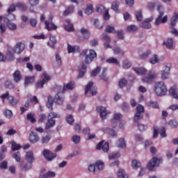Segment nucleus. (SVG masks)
<instances>
[{"instance_id":"f257e3e1","label":"nucleus","mask_w":178,"mask_h":178,"mask_svg":"<svg viewBox=\"0 0 178 178\" xmlns=\"http://www.w3.org/2000/svg\"><path fill=\"white\" fill-rule=\"evenodd\" d=\"M73 87H74V82L70 81L66 85H64L63 88V92H58L57 95L55 96L54 99L52 98L51 96L48 97V102L47 104V106L51 111L54 110V102L58 104V105H62L63 104V101H65V96L63 95V92L66 91V90H73Z\"/></svg>"},{"instance_id":"f03ea898","label":"nucleus","mask_w":178,"mask_h":178,"mask_svg":"<svg viewBox=\"0 0 178 178\" xmlns=\"http://www.w3.org/2000/svg\"><path fill=\"white\" fill-rule=\"evenodd\" d=\"M88 50L84 49L80 54V56H86L84 63H82V65L81 67H79V75L77 79H81L86 74V72H87V65H90L92 60H94L95 58L97 57V52L95 50L90 49L89 51V54H87Z\"/></svg>"},{"instance_id":"7ed1b4c3","label":"nucleus","mask_w":178,"mask_h":178,"mask_svg":"<svg viewBox=\"0 0 178 178\" xmlns=\"http://www.w3.org/2000/svg\"><path fill=\"white\" fill-rule=\"evenodd\" d=\"M24 43L18 42L13 48H9L6 54L8 60H13L15 59V54H22L24 51Z\"/></svg>"},{"instance_id":"20e7f679","label":"nucleus","mask_w":178,"mask_h":178,"mask_svg":"<svg viewBox=\"0 0 178 178\" xmlns=\"http://www.w3.org/2000/svg\"><path fill=\"white\" fill-rule=\"evenodd\" d=\"M154 91L156 95L162 97L163 95H166V92H168V88H166L165 83L156 82L154 86Z\"/></svg>"},{"instance_id":"39448f33","label":"nucleus","mask_w":178,"mask_h":178,"mask_svg":"<svg viewBox=\"0 0 178 178\" xmlns=\"http://www.w3.org/2000/svg\"><path fill=\"white\" fill-rule=\"evenodd\" d=\"M144 112H145L144 106L140 104L136 106V113H135L134 117V121L136 123H138L140 120L143 119L144 115H143V113H144Z\"/></svg>"},{"instance_id":"423d86ee","label":"nucleus","mask_w":178,"mask_h":178,"mask_svg":"<svg viewBox=\"0 0 178 178\" xmlns=\"http://www.w3.org/2000/svg\"><path fill=\"white\" fill-rule=\"evenodd\" d=\"M162 162V159H158V157L154 156L148 163L147 168L149 170L152 171L154 169H155V168H158V166H159Z\"/></svg>"},{"instance_id":"0eeeda50","label":"nucleus","mask_w":178,"mask_h":178,"mask_svg":"<svg viewBox=\"0 0 178 178\" xmlns=\"http://www.w3.org/2000/svg\"><path fill=\"white\" fill-rule=\"evenodd\" d=\"M159 15L155 19V25L159 26V24H165L168 22V15H165V12L163 10H160L159 8H158Z\"/></svg>"},{"instance_id":"6e6552de","label":"nucleus","mask_w":178,"mask_h":178,"mask_svg":"<svg viewBox=\"0 0 178 178\" xmlns=\"http://www.w3.org/2000/svg\"><path fill=\"white\" fill-rule=\"evenodd\" d=\"M0 98L3 100L5 101V99H8L9 104L10 105H17L19 100L15 99L13 96H10L9 95V92H6V93L3 94L1 95Z\"/></svg>"},{"instance_id":"1a4fd4ad","label":"nucleus","mask_w":178,"mask_h":178,"mask_svg":"<svg viewBox=\"0 0 178 178\" xmlns=\"http://www.w3.org/2000/svg\"><path fill=\"white\" fill-rule=\"evenodd\" d=\"M158 74L155 73V72L149 71L147 74V76H144L142 79L143 83H146L147 84H149L152 83L154 79H156Z\"/></svg>"},{"instance_id":"9d476101","label":"nucleus","mask_w":178,"mask_h":178,"mask_svg":"<svg viewBox=\"0 0 178 178\" xmlns=\"http://www.w3.org/2000/svg\"><path fill=\"white\" fill-rule=\"evenodd\" d=\"M81 34L82 35V37L79 36L76 39L77 42H83L84 40H88V38H90V31L87 29L81 28Z\"/></svg>"},{"instance_id":"9b49d317","label":"nucleus","mask_w":178,"mask_h":178,"mask_svg":"<svg viewBox=\"0 0 178 178\" xmlns=\"http://www.w3.org/2000/svg\"><path fill=\"white\" fill-rule=\"evenodd\" d=\"M53 17L50 16L49 20L44 22L45 29L48 31H52L54 30H56L58 26L55 25V24L52 22Z\"/></svg>"},{"instance_id":"f8f14e48","label":"nucleus","mask_w":178,"mask_h":178,"mask_svg":"<svg viewBox=\"0 0 178 178\" xmlns=\"http://www.w3.org/2000/svg\"><path fill=\"white\" fill-rule=\"evenodd\" d=\"M94 85V83L92 81H90L86 86L85 88V95H87L88 94V92L90 91L91 95H97V88H92V86Z\"/></svg>"},{"instance_id":"ddd939ff","label":"nucleus","mask_w":178,"mask_h":178,"mask_svg":"<svg viewBox=\"0 0 178 178\" xmlns=\"http://www.w3.org/2000/svg\"><path fill=\"white\" fill-rule=\"evenodd\" d=\"M97 149H102L104 152H108L109 151V143L105 142V140H102L97 145Z\"/></svg>"},{"instance_id":"4468645a","label":"nucleus","mask_w":178,"mask_h":178,"mask_svg":"<svg viewBox=\"0 0 178 178\" xmlns=\"http://www.w3.org/2000/svg\"><path fill=\"white\" fill-rule=\"evenodd\" d=\"M97 111L100 113V118L102 119V120L106 119V116L109 113H108V111H106V108L104 106H97Z\"/></svg>"},{"instance_id":"2eb2a0df","label":"nucleus","mask_w":178,"mask_h":178,"mask_svg":"<svg viewBox=\"0 0 178 178\" xmlns=\"http://www.w3.org/2000/svg\"><path fill=\"white\" fill-rule=\"evenodd\" d=\"M43 155L47 161H52L54 158H56V153L51 152V151L47 149L43 151Z\"/></svg>"},{"instance_id":"dca6fc26","label":"nucleus","mask_w":178,"mask_h":178,"mask_svg":"<svg viewBox=\"0 0 178 178\" xmlns=\"http://www.w3.org/2000/svg\"><path fill=\"white\" fill-rule=\"evenodd\" d=\"M29 141L32 144H35L40 141V136H38V134H36L34 131H31L29 134Z\"/></svg>"},{"instance_id":"f3484780","label":"nucleus","mask_w":178,"mask_h":178,"mask_svg":"<svg viewBox=\"0 0 178 178\" xmlns=\"http://www.w3.org/2000/svg\"><path fill=\"white\" fill-rule=\"evenodd\" d=\"M169 74H170V67L165 66L164 70L162 71V80H167V79H169Z\"/></svg>"},{"instance_id":"a211bd4d","label":"nucleus","mask_w":178,"mask_h":178,"mask_svg":"<svg viewBox=\"0 0 178 178\" xmlns=\"http://www.w3.org/2000/svg\"><path fill=\"white\" fill-rule=\"evenodd\" d=\"M13 79L15 83H19L22 81V72L19 70H16L13 74Z\"/></svg>"},{"instance_id":"6ab92c4d","label":"nucleus","mask_w":178,"mask_h":178,"mask_svg":"<svg viewBox=\"0 0 178 178\" xmlns=\"http://www.w3.org/2000/svg\"><path fill=\"white\" fill-rule=\"evenodd\" d=\"M122 118H123V116L122 115V114L120 113H116L114 114V117L113 119L111 120V122H113V127H116V126H118V122H115V120H118V122H120V120H122Z\"/></svg>"},{"instance_id":"aec40b11","label":"nucleus","mask_w":178,"mask_h":178,"mask_svg":"<svg viewBox=\"0 0 178 178\" xmlns=\"http://www.w3.org/2000/svg\"><path fill=\"white\" fill-rule=\"evenodd\" d=\"M25 159L26 162L33 163L34 162V154L33 152H27L25 155Z\"/></svg>"},{"instance_id":"412c9836","label":"nucleus","mask_w":178,"mask_h":178,"mask_svg":"<svg viewBox=\"0 0 178 178\" xmlns=\"http://www.w3.org/2000/svg\"><path fill=\"white\" fill-rule=\"evenodd\" d=\"M16 19V16L12 13H8V15H6V17H3V20L4 21L5 23H10L12 22H13V20Z\"/></svg>"},{"instance_id":"4be33fe9","label":"nucleus","mask_w":178,"mask_h":178,"mask_svg":"<svg viewBox=\"0 0 178 178\" xmlns=\"http://www.w3.org/2000/svg\"><path fill=\"white\" fill-rule=\"evenodd\" d=\"M169 94L171 95L175 99H178L177 86H172L169 90Z\"/></svg>"},{"instance_id":"5701e85b","label":"nucleus","mask_w":178,"mask_h":178,"mask_svg":"<svg viewBox=\"0 0 178 178\" xmlns=\"http://www.w3.org/2000/svg\"><path fill=\"white\" fill-rule=\"evenodd\" d=\"M151 22H152V18L146 19L141 23L140 27H142V29H151Z\"/></svg>"},{"instance_id":"b1692460","label":"nucleus","mask_w":178,"mask_h":178,"mask_svg":"<svg viewBox=\"0 0 178 178\" xmlns=\"http://www.w3.org/2000/svg\"><path fill=\"white\" fill-rule=\"evenodd\" d=\"M133 70H134L136 74H138L140 76H144L147 74V70H145V68L134 67Z\"/></svg>"},{"instance_id":"393cba45","label":"nucleus","mask_w":178,"mask_h":178,"mask_svg":"<svg viewBox=\"0 0 178 178\" xmlns=\"http://www.w3.org/2000/svg\"><path fill=\"white\" fill-rule=\"evenodd\" d=\"M56 124V121L52 119H48L45 125V130H49L51 127H54Z\"/></svg>"},{"instance_id":"a878e982","label":"nucleus","mask_w":178,"mask_h":178,"mask_svg":"<svg viewBox=\"0 0 178 178\" xmlns=\"http://www.w3.org/2000/svg\"><path fill=\"white\" fill-rule=\"evenodd\" d=\"M68 54H73V52H79L80 47L75 45L72 46L70 44L67 45Z\"/></svg>"},{"instance_id":"bb28decb","label":"nucleus","mask_w":178,"mask_h":178,"mask_svg":"<svg viewBox=\"0 0 178 178\" xmlns=\"http://www.w3.org/2000/svg\"><path fill=\"white\" fill-rule=\"evenodd\" d=\"M65 22L67 24L64 26L65 30H66V31H74V26L72 24H70V19H66Z\"/></svg>"},{"instance_id":"cd10ccee","label":"nucleus","mask_w":178,"mask_h":178,"mask_svg":"<svg viewBox=\"0 0 178 178\" xmlns=\"http://www.w3.org/2000/svg\"><path fill=\"white\" fill-rule=\"evenodd\" d=\"M15 6L16 8H18L19 10H22V12H26V10H27V5L24 3L17 2L15 3Z\"/></svg>"},{"instance_id":"c85d7f7f","label":"nucleus","mask_w":178,"mask_h":178,"mask_svg":"<svg viewBox=\"0 0 178 178\" xmlns=\"http://www.w3.org/2000/svg\"><path fill=\"white\" fill-rule=\"evenodd\" d=\"M35 81V76H26L25 77L24 86H29V84H33V83H34Z\"/></svg>"},{"instance_id":"c756f323","label":"nucleus","mask_w":178,"mask_h":178,"mask_svg":"<svg viewBox=\"0 0 178 178\" xmlns=\"http://www.w3.org/2000/svg\"><path fill=\"white\" fill-rule=\"evenodd\" d=\"M56 175L55 174V172L53 171H48L45 174L41 175L39 176V178H49V177H55Z\"/></svg>"},{"instance_id":"7c9ffc66","label":"nucleus","mask_w":178,"mask_h":178,"mask_svg":"<svg viewBox=\"0 0 178 178\" xmlns=\"http://www.w3.org/2000/svg\"><path fill=\"white\" fill-rule=\"evenodd\" d=\"M116 145L118 148H126V141L124 138H120L116 142Z\"/></svg>"},{"instance_id":"2f4dec72","label":"nucleus","mask_w":178,"mask_h":178,"mask_svg":"<svg viewBox=\"0 0 178 178\" xmlns=\"http://www.w3.org/2000/svg\"><path fill=\"white\" fill-rule=\"evenodd\" d=\"M26 120H28V122H30L31 123H35V122H37L35 115L31 113H29L26 115Z\"/></svg>"},{"instance_id":"473e14b6","label":"nucleus","mask_w":178,"mask_h":178,"mask_svg":"<svg viewBox=\"0 0 178 178\" xmlns=\"http://www.w3.org/2000/svg\"><path fill=\"white\" fill-rule=\"evenodd\" d=\"M74 12V7L73 6H70L66 8L63 12L64 16H69V15L73 13Z\"/></svg>"},{"instance_id":"72a5a7b5","label":"nucleus","mask_w":178,"mask_h":178,"mask_svg":"<svg viewBox=\"0 0 178 178\" xmlns=\"http://www.w3.org/2000/svg\"><path fill=\"white\" fill-rule=\"evenodd\" d=\"M147 106H149V108L159 109V104H158V102L149 101L147 102Z\"/></svg>"},{"instance_id":"f704fd0d","label":"nucleus","mask_w":178,"mask_h":178,"mask_svg":"<svg viewBox=\"0 0 178 178\" xmlns=\"http://www.w3.org/2000/svg\"><path fill=\"white\" fill-rule=\"evenodd\" d=\"M117 176L118 178H129L127 175H126V172H124V170L120 168L118 170L117 172Z\"/></svg>"},{"instance_id":"c9c22d12","label":"nucleus","mask_w":178,"mask_h":178,"mask_svg":"<svg viewBox=\"0 0 178 178\" xmlns=\"http://www.w3.org/2000/svg\"><path fill=\"white\" fill-rule=\"evenodd\" d=\"M20 148H22V146L16 143V142H15V140L11 141L12 151H19V149H20Z\"/></svg>"},{"instance_id":"e433bc0d","label":"nucleus","mask_w":178,"mask_h":178,"mask_svg":"<svg viewBox=\"0 0 178 178\" xmlns=\"http://www.w3.org/2000/svg\"><path fill=\"white\" fill-rule=\"evenodd\" d=\"M106 72H108V68H104L102 74H100L101 80L103 81H108V76H106Z\"/></svg>"},{"instance_id":"4c0bfd02","label":"nucleus","mask_w":178,"mask_h":178,"mask_svg":"<svg viewBox=\"0 0 178 178\" xmlns=\"http://www.w3.org/2000/svg\"><path fill=\"white\" fill-rule=\"evenodd\" d=\"M178 15L177 13H175L174 16L171 18V29H173L175 26H176V23H177Z\"/></svg>"},{"instance_id":"58836bf2","label":"nucleus","mask_w":178,"mask_h":178,"mask_svg":"<svg viewBox=\"0 0 178 178\" xmlns=\"http://www.w3.org/2000/svg\"><path fill=\"white\" fill-rule=\"evenodd\" d=\"M135 15L138 22H141L143 20V11L141 10H136Z\"/></svg>"},{"instance_id":"ea45409f","label":"nucleus","mask_w":178,"mask_h":178,"mask_svg":"<svg viewBox=\"0 0 178 178\" xmlns=\"http://www.w3.org/2000/svg\"><path fill=\"white\" fill-rule=\"evenodd\" d=\"M164 45L166 46L168 49H170V48H173V39L172 38H168L166 42H164Z\"/></svg>"},{"instance_id":"a19ab883","label":"nucleus","mask_w":178,"mask_h":178,"mask_svg":"<svg viewBox=\"0 0 178 178\" xmlns=\"http://www.w3.org/2000/svg\"><path fill=\"white\" fill-rule=\"evenodd\" d=\"M95 168H97L98 170H102L105 168V163L101 161H98L95 164Z\"/></svg>"},{"instance_id":"79ce46f5","label":"nucleus","mask_w":178,"mask_h":178,"mask_svg":"<svg viewBox=\"0 0 178 178\" xmlns=\"http://www.w3.org/2000/svg\"><path fill=\"white\" fill-rule=\"evenodd\" d=\"M131 166L133 169H138L139 168H141V163L137 160H133Z\"/></svg>"},{"instance_id":"37998d69","label":"nucleus","mask_w":178,"mask_h":178,"mask_svg":"<svg viewBox=\"0 0 178 178\" xmlns=\"http://www.w3.org/2000/svg\"><path fill=\"white\" fill-rule=\"evenodd\" d=\"M111 9L115 10L117 13H119V2L113 1L111 5Z\"/></svg>"},{"instance_id":"c03bdc74","label":"nucleus","mask_w":178,"mask_h":178,"mask_svg":"<svg viewBox=\"0 0 178 178\" xmlns=\"http://www.w3.org/2000/svg\"><path fill=\"white\" fill-rule=\"evenodd\" d=\"M5 87L6 88H8L9 90H12V88H15V84H13V82L10 80H7L5 82Z\"/></svg>"},{"instance_id":"a18cd8bd","label":"nucleus","mask_w":178,"mask_h":178,"mask_svg":"<svg viewBox=\"0 0 178 178\" xmlns=\"http://www.w3.org/2000/svg\"><path fill=\"white\" fill-rule=\"evenodd\" d=\"M101 72V67H97L93 71L91 72L90 76L91 77H95V76L98 75Z\"/></svg>"},{"instance_id":"49530a36","label":"nucleus","mask_w":178,"mask_h":178,"mask_svg":"<svg viewBox=\"0 0 178 178\" xmlns=\"http://www.w3.org/2000/svg\"><path fill=\"white\" fill-rule=\"evenodd\" d=\"M92 12H94V8L92 7V4H90L85 9V13H86V15H91V13H92Z\"/></svg>"},{"instance_id":"de8ad7c7","label":"nucleus","mask_w":178,"mask_h":178,"mask_svg":"<svg viewBox=\"0 0 178 178\" xmlns=\"http://www.w3.org/2000/svg\"><path fill=\"white\" fill-rule=\"evenodd\" d=\"M42 81L44 82V84H46V83H48L49 81V80H51V76L48 75V74L44 72L42 74Z\"/></svg>"},{"instance_id":"09e8293b","label":"nucleus","mask_w":178,"mask_h":178,"mask_svg":"<svg viewBox=\"0 0 178 178\" xmlns=\"http://www.w3.org/2000/svg\"><path fill=\"white\" fill-rule=\"evenodd\" d=\"M49 141H51L50 135H46L45 136H43L41 139L42 144H47V143H49Z\"/></svg>"},{"instance_id":"8fccbe9b","label":"nucleus","mask_w":178,"mask_h":178,"mask_svg":"<svg viewBox=\"0 0 178 178\" xmlns=\"http://www.w3.org/2000/svg\"><path fill=\"white\" fill-rule=\"evenodd\" d=\"M137 30H138V28L136 25H129L127 27V31L129 33L137 31Z\"/></svg>"},{"instance_id":"3c124183","label":"nucleus","mask_w":178,"mask_h":178,"mask_svg":"<svg viewBox=\"0 0 178 178\" xmlns=\"http://www.w3.org/2000/svg\"><path fill=\"white\" fill-rule=\"evenodd\" d=\"M44 84H45L44 82L42 79H40L35 83V87L36 90H38L40 88H44Z\"/></svg>"},{"instance_id":"603ef678","label":"nucleus","mask_w":178,"mask_h":178,"mask_svg":"<svg viewBox=\"0 0 178 178\" xmlns=\"http://www.w3.org/2000/svg\"><path fill=\"white\" fill-rule=\"evenodd\" d=\"M106 33H112L113 34H116V30H115V27L111 26H107L105 29Z\"/></svg>"},{"instance_id":"864d4df0","label":"nucleus","mask_w":178,"mask_h":178,"mask_svg":"<svg viewBox=\"0 0 178 178\" xmlns=\"http://www.w3.org/2000/svg\"><path fill=\"white\" fill-rule=\"evenodd\" d=\"M3 115L6 116V118H8V119H10L12 116H13V113H12V111L9 109H6L3 111Z\"/></svg>"},{"instance_id":"5fc2aeb1","label":"nucleus","mask_w":178,"mask_h":178,"mask_svg":"<svg viewBox=\"0 0 178 178\" xmlns=\"http://www.w3.org/2000/svg\"><path fill=\"white\" fill-rule=\"evenodd\" d=\"M106 11V10L105 8V6H104L103 5L97 6L96 8V12H97V13H104V12Z\"/></svg>"},{"instance_id":"6e6d98bb","label":"nucleus","mask_w":178,"mask_h":178,"mask_svg":"<svg viewBox=\"0 0 178 178\" xmlns=\"http://www.w3.org/2000/svg\"><path fill=\"white\" fill-rule=\"evenodd\" d=\"M149 62L152 63V65H155V63H158L159 62V58H158V56L153 55L152 58L149 59Z\"/></svg>"},{"instance_id":"4d7b16f0","label":"nucleus","mask_w":178,"mask_h":178,"mask_svg":"<svg viewBox=\"0 0 178 178\" xmlns=\"http://www.w3.org/2000/svg\"><path fill=\"white\" fill-rule=\"evenodd\" d=\"M120 157V153H112L108 155V159H118V158Z\"/></svg>"},{"instance_id":"13d9d810","label":"nucleus","mask_w":178,"mask_h":178,"mask_svg":"<svg viewBox=\"0 0 178 178\" xmlns=\"http://www.w3.org/2000/svg\"><path fill=\"white\" fill-rule=\"evenodd\" d=\"M106 62H107V63H113V65H119V61L118 59L113 57L107 59Z\"/></svg>"},{"instance_id":"bf43d9fd","label":"nucleus","mask_w":178,"mask_h":178,"mask_svg":"<svg viewBox=\"0 0 178 178\" xmlns=\"http://www.w3.org/2000/svg\"><path fill=\"white\" fill-rule=\"evenodd\" d=\"M125 86H127V80H126L124 78L121 79L119 81V86L120 88H123V87H125Z\"/></svg>"},{"instance_id":"052dcab7","label":"nucleus","mask_w":178,"mask_h":178,"mask_svg":"<svg viewBox=\"0 0 178 178\" xmlns=\"http://www.w3.org/2000/svg\"><path fill=\"white\" fill-rule=\"evenodd\" d=\"M102 39L105 42H111V37L109 35H108V34H106V33H103L102 35Z\"/></svg>"},{"instance_id":"680f3d73","label":"nucleus","mask_w":178,"mask_h":178,"mask_svg":"<svg viewBox=\"0 0 178 178\" xmlns=\"http://www.w3.org/2000/svg\"><path fill=\"white\" fill-rule=\"evenodd\" d=\"M6 25L10 30H16V29H17V26H16V24L13 22H7Z\"/></svg>"},{"instance_id":"e2e57ef3","label":"nucleus","mask_w":178,"mask_h":178,"mask_svg":"<svg viewBox=\"0 0 178 178\" xmlns=\"http://www.w3.org/2000/svg\"><path fill=\"white\" fill-rule=\"evenodd\" d=\"M66 122L69 124H72L73 123H74V118H73V115H68L66 118Z\"/></svg>"},{"instance_id":"0e129e2a","label":"nucleus","mask_w":178,"mask_h":178,"mask_svg":"<svg viewBox=\"0 0 178 178\" xmlns=\"http://www.w3.org/2000/svg\"><path fill=\"white\" fill-rule=\"evenodd\" d=\"M124 69H130V67H131V63H130V61L126 60L123 62V65H122Z\"/></svg>"},{"instance_id":"69168bd1","label":"nucleus","mask_w":178,"mask_h":178,"mask_svg":"<svg viewBox=\"0 0 178 178\" xmlns=\"http://www.w3.org/2000/svg\"><path fill=\"white\" fill-rule=\"evenodd\" d=\"M13 157L14 158V159H15V161L17 162H20L22 158L20 157V152H17L16 153H14L13 154Z\"/></svg>"},{"instance_id":"338daca9","label":"nucleus","mask_w":178,"mask_h":178,"mask_svg":"<svg viewBox=\"0 0 178 178\" xmlns=\"http://www.w3.org/2000/svg\"><path fill=\"white\" fill-rule=\"evenodd\" d=\"M29 24L31 27H35L37 26V19L31 18L29 19Z\"/></svg>"},{"instance_id":"774afa93","label":"nucleus","mask_w":178,"mask_h":178,"mask_svg":"<svg viewBox=\"0 0 178 178\" xmlns=\"http://www.w3.org/2000/svg\"><path fill=\"white\" fill-rule=\"evenodd\" d=\"M89 45H90V47H97V45H98V40L92 39L90 40Z\"/></svg>"}]
</instances>
